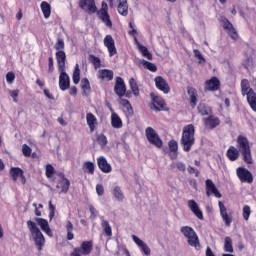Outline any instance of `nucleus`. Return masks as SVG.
Masks as SVG:
<instances>
[{
    "instance_id": "2f4dec72",
    "label": "nucleus",
    "mask_w": 256,
    "mask_h": 256,
    "mask_svg": "<svg viewBox=\"0 0 256 256\" xmlns=\"http://www.w3.org/2000/svg\"><path fill=\"white\" fill-rule=\"evenodd\" d=\"M197 111L199 115H201L202 117H207V115H211V113H213V110L211 109V107H209V105H207L204 102H200L198 104Z\"/></svg>"
},
{
    "instance_id": "4be33fe9",
    "label": "nucleus",
    "mask_w": 256,
    "mask_h": 256,
    "mask_svg": "<svg viewBox=\"0 0 256 256\" xmlns=\"http://www.w3.org/2000/svg\"><path fill=\"white\" fill-rule=\"evenodd\" d=\"M10 176L12 177V179H13L14 182H17V180H18L19 177H20V179H21L23 185H25V183H26V181H27V180L25 179V174H24V172H23V169H21V168H19V167H12V168L10 169Z\"/></svg>"
},
{
    "instance_id": "a19ab883",
    "label": "nucleus",
    "mask_w": 256,
    "mask_h": 256,
    "mask_svg": "<svg viewBox=\"0 0 256 256\" xmlns=\"http://www.w3.org/2000/svg\"><path fill=\"white\" fill-rule=\"evenodd\" d=\"M112 193L117 201L123 202L125 200V194H123V190H121V187L115 186L112 190Z\"/></svg>"
},
{
    "instance_id": "473e14b6",
    "label": "nucleus",
    "mask_w": 256,
    "mask_h": 256,
    "mask_svg": "<svg viewBox=\"0 0 256 256\" xmlns=\"http://www.w3.org/2000/svg\"><path fill=\"white\" fill-rule=\"evenodd\" d=\"M86 123L91 131V133H93V131H95V127H97V117L95 116V114L89 112L86 114Z\"/></svg>"
},
{
    "instance_id": "a18cd8bd",
    "label": "nucleus",
    "mask_w": 256,
    "mask_h": 256,
    "mask_svg": "<svg viewBox=\"0 0 256 256\" xmlns=\"http://www.w3.org/2000/svg\"><path fill=\"white\" fill-rule=\"evenodd\" d=\"M72 80L74 85H79L81 81V70L79 69V64H76L75 69L73 71Z\"/></svg>"
},
{
    "instance_id": "9d476101",
    "label": "nucleus",
    "mask_w": 256,
    "mask_h": 256,
    "mask_svg": "<svg viewBox=\"0 0 256 256\" xmlns=\"http://www.w3.org/2000/svg\"><path fill=\"white\" fill-rule=\"evenodd\" d=\"M154 83H155L156 89L164 93V95H168V93H171V87L169 86V83L167 82V80L163 78V76L155 77Z\"/></svg>"
},
{
    "instance_id": "13d9d810",
    "label": "nucleus",
    "mask_w": 256,
    "mask_h": 256,
    "mask_svg": "<svg viewBox=\"0 0 256 256\" xmlns=\"http://www.w3.org/2000/svg\"><path fill=\"white\" fill-rule=\"evenodd\" d=\"M187 171L190 175H195V177H199V175H201V172L196 169L195 167L192 166H188Z\"/></svg>"
},
{
    "instance_id": "aec40b11",
    "label": "nucleus",
    "mask_w": 256,
    "mask_h": 256,
    "mask_svg": "<svg viewBox=\"0 0 256 256\" xmlns=\"http://www.w3.org/2000/svg\"><path fill=\"white\" fill-rule=\"evenodd\" d=\"M236 145L240 153L244 151H249L251 149V145L249 144V139L247 136L239 135L236 139Z\"/></svg>"
},
{
    "instance_id": "1a4fd4ad",
    "label": "nucleus",
    "mask_w": 256,
    "mask_h": 256,
    "mask_svg": "<svg viewBox=\"0 0 256 256\" xmlns=\"http://www.w3.org/2000/svg\"><path fill=\"white\" fill-rule=\"evenodd\" d=\"M78 6L84 11L88 13V15H95L97 13V4L95 0H79Z\"/></svg>"
},
{
    "instance_id": "e433bc0d",
    "label": "nucleus",
    "mask_w": 256,
    "mask_h": 256,
    "mask_svg": "<svg viewBox=\"0 0 256 256\" xmlns=\"http://www.w3.org/2000/svg\"><path fill=\"white\" fill-rule=\"evenodd\" d=\"M81 89H82V95L84 97H89L91 94V83H89V79L84 78L81 81Z\"/></svg>"
},
{
    "instance_id": "09e8293b",
    "label": "nucleus",
    "mask_w": 256,
    "mask_h": 256,
    "mask_svg": "<svg viewBox=\"0 0 256 256\" xmlns=\"http://www.w3.org/2000/svg\"><path fill=\"white\" fill-rule=\"evenodd\" d=\"M96 141L98 145H100V147H107V143H109V141L107 140V136H105V134L97 135Z\"/></svg>"
},
{
    "instance_id": "f03ea898",
    "label": "nucleus",
    "mask_w": 256,
    "mask_h": 256,
    "mask_svg": "<svg viewBox=\"0 0 256 256\" xmlns=\"http://www.w3.org/2000/svg\"><path fill=\"white\" fill-rule=\"evenodd\" d=\"M27 227L33 237L38 251H43V247H45V236H43V233L37 227V224H35V222L28 220Z\"/></svg>"
},
{
    "instance_id": "ddd939ff",
    "label": "nucleus",
    "mask_w": 256,
    "mask_h": 256,
    "mask_svg": "<svg viewBox=\"0 0 256 256\" xmlns=\"http://www.w3.org/2000/svg\"><path fill=\"white\" fill-rule=\"evenodd\" d=\"M58 177H60L61 180L58 181L56 189H60V193H68L71 182L65 177L63 172L58 173Z\"/></svg>"
},
{
    "instance_id": "37998d69",
    "label": "nucleus",
    "mask_w": 256,
    "mask_h": 256,
    "mask_svg": "<svg viewBox=\"0 0 256 256\" xmlns=\"http://www.w3.org/2000/svg\"><path fill=\"white\" fill-rule=\"evenodd\" d=\"M129 86L133 95H135V97H139V84H137V80H135V78L129 79Z\"/></svg>"
},
{
    "instance_id": "69168bd1",
    "label": "nucleus",
    "mask_w": 256,
    "mask_h": 256,
    "mask_svg": "<svg viewBox=\"0 0 256 256\" xmlns=\"http://www.w3.org/2000/svg\"><path fill=\"white\" fill-rule=\"evenodd\" d=\"M132 239H133L134 243H136V245H138L140 248L142 247V245L145 244V242H143V240H141L136 235H132Z\"/></svg>"
},
{
    "instance_id": "dca6fc26",
    "label": "nucleus",
    "mask_w": 256,
    "mask_h": 256,
    "mask_svg": "<svg viewBox=\"0 0 256 256\" xmlns=\"http://www.w3.org/2000/svg\"><path fill=\"white\" fill-rule=\"evenodd\" d=\"M206 185V195L207 197H211V195H214L217 197V199H221L222 195L221 192L217 189V186H215V183H213V180L207 179L205 181Z\"/></svg>"
},
{
    "instance_id": "c9c22d12",
    "label": "nucleus",
    "mask_w": 256,
    "mask_h": 256,
    "mask_svg": "<svg viewBox=\"0 0 256 256\" xmlns=\"http://www.w3.org/2000/svg\"><path fill=\"white\" fill-rule=\"evenodd\" d=\"M111 126L114 129H121V127H123V121L121 120V117H119V114L116 112L111 114Z\"/></svg>"
},
{
    "instance_id": "f3484780",
    "label": "nucleus",
    "mask_w": 256,
    "mask_h": 256,
    "mask_svg": "<svg viewBox=\"0 0 256 256\" xmlns=\"http://www.w3.org/2000/svg\"><path fill=\"white\" fill-rule=\"evenodd\" d=\"M221 89V81L219 78L213 76L211 79L205 81V91H219Z\"/></svg>"
},
{
    "instance_id": "7c9ffc66",
    "label": "nucleus",
    "mask_w": 256,
    "mask_h": 256,
    "mask_svg": "<svg viewBox=\"0 0 256 256\" xmlns=\"http://www.w3.org/2000/svg\"><path fill=\"white\" fill-rule=\"evenodd\" d=\"M240 87H241L242 97H246L249 93L255 92V90H253V88H251V84L249 83V80H247V79L241 80Z\"/></svg>"
},
{
    "instance_id": "0eeeda50",
    "label": "nucleus",
    "mask_w": 256,
    "mask_h": 256,
    "mask_svg": "<svg viewBox=\"0 0 256 256\" xmlns=\"http://www.w3.org/2000/svg\"><path fill=\"white\" fill-rule=\"evenodd\" d=\"M146 138L148 139L149 143L151 145H154L158 149H161L163 147V140L159 137V134L153 129L152 127H148L145 130Z\"/></svg>"
},
{
    "instance_id": "20e7f679",
    "label": "nucleus",
    "mask_w": 256,
    "mask_h": 256,
    "mask_svg": "<svg viewBox=\"0 0 256 256\" xmlns=\"http://www.w3.org/2000/svg\"><path fill=\"white\" fill-rule=\"evenodd\" d=\"M92 251H93L92 240L83 241L80 247L73 248V251L70 253V256H81V255L87 256V255H91Z\"/></svg>"
},
{
    "instance_id": "72a5a7b5",
    "label": "nucleus",
    "mask_w": 256,
    "mask_h": 256,
    "mask_svg": "<svg viewBox=\"0 0 256 256\" xmlns=\"http://www.w3.org/2000/svg\"><path fill=\"white\" fill-rule=\"evenodd\" d=\"M120 105L124 108V112L128 117H133V106L131 105V102L125 98L120 99Z\"/></svg>"
},
{
    "instance_id": "6ab92c4d",
    "label": "nucleus",
    "mask_w": 256,
    "mask_h": 256,
    "mask_svg": "<svg viewBox=\"0 0 256 256\" xmlns=\"http://www.w3.org/2000/svg\"><path fill=\"white\" fill-rule=\"evenodd\" d=\"M218 205H219V209H220V215L222 217V220L225 223V226L231 227V223H233V216H230L227 213V207H225V204H223V202L219 201Z\"/></svg>"
},
{
    "instance_id": "58836bf2",
    "label": "nucleus",
    "mask_w": 256,
    "mask_h": 256,
    "mask_svg": "<svg viewBox=\"0 0 256 256\" xmlns=\"http://www.w3.org/2000/svg\"><path fill=\"white\" fill-rule=\"evenodd\" d=\"M82 169L84 173H87L88 175H95V163L91 161H86L82 165Z\"/></svg>"
},
{
    "instance_id": "774afa93",
    "label": "nucleus",
    "mask_w": 256,
    "mask_h": 256,
    "mask_svg": "<svg viewBox=\"0 0 256 256\" xmlns=\"http://www.w3.org/2000/svg\"><path fill=\"white\" fill-rule=\"evenodd\" d=\"M251 61H252L251 57H248L246 60H244L243 62L244 69H249V67L251 66Z\"/></svg>"
},
{
    "instance_id": "4468645a",
    "label": "nucleus",
    "mask_w": 256,
    "mask_h": 256,
    "mask_svg": "<svg viewBox=\"0 0 256 256\" xmlns=\"http://www.w3.org/2000/svg\"><path fill=\"white\" fill-rule=\"evenodd\" d=\"M104 46L108 49L109 57L117 55V47H115V39L111 34H108L104 38Z\"/></svg>"
},
{
    "instance_id": "6e6d98bb",
    "label": "nucleus",
    "mask_w": 256,
    "mask_h": 256,
    "mask_svg": "<svg viewBox=\"0 0 256 256\" xmlns=\"http://www.w3.org/2000/svg\"><path fill=\"white\" fill-rule=\"evenodd\" d=\"M22 153H23L24 157H31V153H33V150L31 149V147H29V145L23 144L22 145Z\"/></svg>"
},
{
    "instance_id": "bf43d9fd",
    "label": "nucleus",
    "mask_w": 256,
    "mask_h": 256,
    "mask_svg": "<svg viewBox=\"0 0 256 256\" xmlns=\"http://www.w3.org/2000/svg\"><path fill=\"white\" fill-rule=\"evenodd\" d=\"M9 94H10V97H12L14 103H17L18 102L17 97H19V89L10 90Z\"/></svg>"
},
{
    "instance_id": "c756f323",
    "label": "nucleus",
    "mask_w": 256,
    "mask_h": 256,
    "mask_svg": "<svg viewBox=\"0 0 256 256\" xmlns=\"http://www.w3.org/2000/svg\"><path fill=\"white\" fill-rule=\"evenodd\" d=\"M188 207L192 211V213L196 215L198 219L203 220V212L201 211V209L199 208V205L197 204V202H195V200H189Z\"/></svg>"
},
{
    "instance_id": "e2e57ef3",
    "label": "nucleus",
    "mask_w": 256,
    "mask_h": 256,
    "mask_svg": "<svg viewBox=\"0 0 256 256\" xmlns=\"http://www.w3.org/2000/svg\"><path fill=\"white\" fill-rule=\"evenodd\" d=\"M89 211L92 219H95L97 215H99V211H97V209H95V206L93 205L89 206Z\"/></svg>"
},
{
    "instance_id": "338daca9",
    "label": "nucleus",
    "mask_w": 256,
    "mask_h": 256,
    "mask_svg": "<svg viewBox=\"0 0 256 256\" xmlns=\"http://www.w3.org/2000/svg\"><path fill=\"white\" fill-rule=\"evenodd\" d=\"M176 168L178 169V171H181L182 173H185V171L187 169L185 166V163H183V162L176 163Z\"/></svg>"
},
{
    "instance_id": "7ed1b4c3",
    "label": "nucleus",
    "mask_w": 256,
    "mask_h": 256,
    "mask_svg": "<svg viewBox=\"0 0 256 256\" xmlns=\"http://www.w3.org/2000/svg\"><path fill=\"white\" fill-rule=\"evenodd\" d=\"M180 232L182 235H184V237H186V239H188V245H190V247H199V236H197V232H195L193 228L183 226L180 229Z\"/></svg>"
},
{
    "instance_id": "bb28decb",
    "label": "nucleus",
    "mask_w": 256,
    "mask_h": 256,
    "mask_svg": "<svg viewBox=\"0 0 256 256\" xmlns=\"http://www.w3.org/2000/svg\"><path fill=\"white\" fill-rule=\"evenodd\" d=\"M241 156V152L235 146H230L226 151V157L229 161H237Z\"/></svg>"
},
{
    "instance_id": "3c124183",
    "label": "nucleus",
    "mask_w": 256,
    "mask_h": 256,
    "mask_svg": "<svg viewBox=\"0 0 256 256\" xmlns=\"http://www.w3.org/2000/svg\"><path fill=\"white\" fill-rule=\"evenodd\" d=\"M142 65L145 69H148V71H151L152 73L157 72V66L154 63L143 60Z\"/></svg>"
},
{
    "instance_id": "a878e982",
    "label": "nucleus",
    "mask_w": 256,
    "mask_h": 256,
    "mask_svg": "<svg viewBox=\"0 0 256 256\" xmlns=\"http://www.w3.org/2000/svg\"><path fill=\"white\" fill-rule=\"evenodd\" d=\"M55 55L58 71H65V61H67V55L65 54V51H57Z\"/></svg>"
},
{
    "instance_id": "052dcab7",
    "label": "nucleus",
    "mask_w": 256,
    "mask_h": 256,
    "mask_svg": "<svg viewBox=\"0 0 256 256\" xmlns=\"http://www.w3.org/2000/svg\"><path fill=\"white\" fill-rule=\"evenodd\" d=\"M96 193L99 197H102V195L105 194V188L103 187V184L96 185Z\"/></svg>"
},
{
    "instance_id": "f257e3e1",
    "label": "nucleus",
    "mask_w": 256,
    "mask_h": 256,
    "mask_svg": "<svg viewBox=\"0 0 256 256\" xmlns=\"http://www.w3.org/2000/svg\"><path fill=\"white\" fill-rule=\"evenodd\" d=\"M180 143L183 151L186 153H189L193 149V145H195V126L193 124L184 126Z\"/></svg>"
},
{
    "instance_id": "a211bd4d",
    "label": "nucleus",
    "mask_w": 256,
    "mask_h": 256,
    "mask_svg": "<svg viewBox=\"0 0 256 256\" xmlns=\"http://www.w3.org/2000/svg\"><path fill=\"white\" fill-rule=\"evenodd\" d=\"M59 72V88L61 91H67V89L71 87V79L69 78V74H67L65 70Z\"/></svg>"
},
{
    "instance_id": "423d86ee",
    "label": "nucleus",
    "mask_w": 256,
    "mask_h": 256,
    "mask_svg": "<svg viewBox=\"0 0 256 256\" xmlns=\"http://www.w3.org/2000/svg\"><path fill=\"white\" fill-rule=\"evenodd\" d=\"M220 23H222L224 31L228 33L229 37H231L233 41H237V39H239V33H237L235 26H233V23H231L227 17L222 16Z\"/></svg>"
},
{
    "instance_id": "c85d7f7f",
    "label": "nucleus",
    "mask_w": 256,
    "mask_h": 256,
    "mask_svg": "<svg viewBox=\"0 0 256 256\" xmlns=\"http://www.w3.org/2000/svg\"><path fill=\"white\" fill-rule=\"evenodd\" d=\"M135 44L137 45V49L141 52L143 57H146L149 61H153V54L149 52V49L147 47L143 46L141 43H139V40L137 37H134Z\"/></svg>"
},
{
    "instance_id": "603ef678",
    "label": "nucleus",
    "mask_w": 256,
    "mask_h": 256,
    "mask_svg": "<svg viewBox=\"0 0 256 256\" xmlns=\"http://www.w3.org/2000/svg\"><path fill=\"white\" fill-rule=\"evenodd\" d=\"M242 217L245 221H249V217H251V207L249 205L243 206Z\"/></svg>"
},
{
    "instance_id": "9b49d317",
    "label": "nucleus",
    "mask_w": 256,
    "mask_h": 256,
    "mask_svg": "<svg viewBox=\"0 0 256 256\" xmlns=\"http://www.w3.org/2000/svg\"><path fill=\"white\" fill-rule=\"evenodd\" d=\"M152 97V105L154 110L156 111H169V107H167V102L161 96H155L151 94Z\"/></svg>"
},
{
    "instance_id": "de8ad7c7",
    "label": "nucleus",
    "mask_w": 256,
    "mask_h": 256,
    "mask_svg": "<svg viewBox=\"0 0 256 256\" xmlns=\"http://www.w3.org/2000/svg\"><path fill=\"white\" fill-rule=\"evenodd\" d=\"M66 230H67V240L73 241V239H75V235L73 234V223L71 221H67Z\"/></svg>"
},
{
    "instance_id": "4c0bfd02",
    "label": "nucleus",
    "mask_w": 256,
    "mask_h": 256,
    "mask_svg": "<svg viewBox=\"0 0 256 256\" xmlns=\"http://www.w3.org/2000/svg\"><path fill=\"white\" fill-rule=\"evenodd\" d=\"M40 9L44 15V19H49V17H51V4H49L47 1H43L40 4Z\"/></svg>"
},
{
    "instance_id": "f8f14e48",
    "label": "nucleus",
    "mask_w": 256,
    "mask_h": 256,
    "mask_svg": "<svg viewBox=\"0 0 256 256\" xmlns=\"http://www.w3.org/2000/svg\"><path fill=\"white\" fill-rule=\"evenodd\" d=\"M186 89L189 96V105L191 109H195L197 107V103H199V93L193 86H188Z\"/></svg>"
},
{
    "instance_id": "864d4df0",
    "label": "nucleus",
    "mask_w": 256,
    "mask_h": 256,
    "mask_svg": "<svg viewBox=\"0 0 256 256\" xmlns=\"http://www.w3.org/2000/svg\"><path fill=\"white\" fill-rule=\"evenodd\" d=\"M54 49H56V51H65V40L58 38L54 45Z\"/></svg>"
},
{
    "instance_id": "680f3d73",
    "label": "nucleus",
    "mask_w": 256,
    "mask_h": 256,
    "mask_svg": "<svg viewBox=\"0 0 256 256\" xmlns=\"http://www.w3.org/2000/svg\"><path fill=\"white\" fill-rule=\"evenodd\" d=\"M140 250L142 251V253H144V255H151V248H149V246L144 243L141 247Z\"/></svg>"
},
{
    "instance_id": "ea45409f",
    "label": "nucleus",
    "mask_w": 256,
    "mask_h": 256,
    "mask_svg": "<svg viewBox=\"0 0 256 256\" xmlns=\"http://www.w3.org/2000/svg\"><path fill=\"white\" fill-rule=\"evenodd\" d=\"M246 99L249 107L256 113V92H250L246 95Z\"/></svg>"
},
{
    "instance_id": "39448f33",
    "label": "nucleus",
    "mask_w": 256,
    "mask_h": 256,
    "mask_svg": "<svg viewBox=\"0 0 256 256\" xmlns=\"http://www.w3.org/2000/svg\"><path fill=\"white\" fill-rule=\"evenodd\" d=\"M99 19L106 25V27H113L111 16L109 15V6L105 1L102 2L100 10H96Z\"/></svg>"
},
{
    "instance_id": "cd10ccee",
    "label": "nucleus",
    "mask_w": 256,
    "mask_h": 256,
    "mask_svg": "<svg viewBox=\"0 0 256 256\" xmlns=\"http://www.w3.org/2000/svg\"><path fill=\"white\" fill-rule=\"evenodd\" d=\"M117 2V11L119 15H122V17H127V15H129V4L127 3V0H117Z\"/></svg>"
},
{
    "instance_id": "79ce46f5",
    "label": "nucleus",
    "mask_w": 256,
    "mask_h": 256,
    "mask_svg": "<svg viewBox=\"0 0 256 256\" xmlns=\"http://www.w3.org/2000/svg\"><path fill=\"white\" fill-rule=\"evenodd\" d=\"M242 159L246 165H253V154H251V149L244 152H240Z\"/></svg>"
},
{
    "instance_id": "4d7b16f0",
    "label": "nucleus",
    "mask_w": 256,
    "mask_h": 256,
    "mask_svg": "<svg viewBox=\"0 0 256 256\" xmlns=\"http://www.w3.org/2000/svg\"><path fill=\"white\" fill-rule=\"evenodd\" d=\"M55 71V61L53 60V56L48 58V73H53Z\"/></svg>"
},
{
    "instance_id": "f704fd0d",
    "label": "nucleus",
    "mask_w": 256,
    "mask_h": 256,
    "mask_svg": "<svg viewBox=\"0 0 256 256\" xmlns=\"http://www.w3.org/2000/svg\"><path fill=\"white\" fill-rule=\"evenodd\" d=\"M113 70L102 69L99 71L98 79H102V81H113Z\"/></svg>"
},
{
    "instance_id": "2eb2a0df",
    "label": "nucleus",
    "mask_w": 256,
    "mask_h": 256,
    "mask_svg": "<svg viewBox=\"0 0 256 256\" xmlns=\"http://www.w3.org/2000/svg\"><path fill=\"white\" fill-rule=\"evenodd\" d=\"M203 123L207 129L212 131L221 125V119L215 115H209L208 117L203 118Z\"/></svg>"
},
{
    "instance_id": "412c9836",
    "label": "nucleus",
    "mask_w": 256,
    "mask_h": 256,
    "mask_svg": "<svg viewBox=\"0 0 256 256\" xmlns=\"http://www.w3.org/2000/svg\"><path fill=\"white\" fill-rule=\"evenodd\" d=\"M114 91L118 97H125L127 93V86H125V81L121 77L116 78V83L114 86Z\"/></svg>"
},
{
    "instance_id": "8fccbe9b",
    "label": "nucleus",
    "mask_w": 256,
    "mask_h": 256,
    "mask_svg": "<svg viewBox=\"0 0 256 256\" xmlns=\"http://www.w3.org/2000/svg\"><path fill=\"white\" fill-rule=\"evenodd\" d=\"M89 61L95 67V69H99L101 67V59L93 54L89 56Z\"/></svg>"
},
{
    "instance_id": "5701e85b",
    "label": "nucleus",
    "mask_w": 256,
    "mask_h": 256,
    "mask_svg": "<svg viewBox=\"0 0 256 256\" xmlns=\"http://www.w3.org/2000/svg\"><path fill=\"white\" fill-rule=\"evenodd\" d=\"M97 165L102 173H111V171H113L111 164L107 162V158H105L104 156H100L99 158H97Z\"/></svg>"
},
{
    "instance_id": "b1692460",
    "label": "nucleus",
    "mask_w": 256,
    "mask_h": 256,
    "mask_svg": "<svg viewBox=\"0 0 256 256\" xmlns=\"http://www.w3.org/2000/svg\"><path fill=\"white\" fill-rule=\"evenodd\" d=\"M35 221L38 223L40 229L48 235V237H53V231L51 230V227H49V222L47 219L44 218H35Z\"/></svg>"
},
{
    "instance_id": "c03bdc74",
    "label": "nucleus",
    "mask_w": 256,
    "mask_h": 256,
    "mask_svg": "<svg viewBox=\"0 0 256 256\" xmlns=\"http://www.w3.org/2000/svg\"><path fill=\"white\" fill-rule=\"evenodd\" d=\"M224 251L226 253H233V239L231 237L226 236L224 239Z\"/></svg>"
},
{
    "instance_id": "6e6552de",
    "label": "nucleus",
    "mask_w": 256,
    "mask_h": 256,
    "mask_svg": "<svg viewBox=\"0 0 256 256\" xmlns=\"http://www.w3.org/2000/svg\"><path fill=\"white\" fill-rule=\"evenodd\" d=\"M236 175L241 183H248L249 185L253 183V174L245 167H238Z\"/></svg>"
},
{
    "instance_id": "49530a36",
    "label": "nucleus",
    "mask_w": 256,
    "mask_h": 256,
    "mask_svg": "<svg viewBox=\"0 0 256 256\" xmlns=\"http://www.w3.org/2000/svg\"><path fill=\"white\" fill-rule=\"evenodd\" d=\"M101 225H102V228L104 229L105 235H107V237H112L113 236V229L111 228V225L109 224V221L102 220Z\"/></svg>"
},
{
    "instance_id": "5fc2aeb1",
    "label": "nucleus",
    "mask_w": 256,
    "mask_h": 256,
    "mask_svg": "<svg viewBox=\"0 0 256 256\" xmlns=\"http://www.w3.org/2000/svg\"><path fill=\"white\" fill-rule=\"evenodd\" d=\"M45 175H46L47 179H51L53 177V175H55V168L53 167V165H51V164L46 165Z\"/></svg>"
},
{
    "instance_id": "0e129e2a",
    "label": "nucleus",
    "mask_w": 256,
    "mask_h": 256,
    "mask_svg": "<svg viewBox=\"0 0 256 256\" xmlns=\"http://www.w3.org/2000/svg\"><path fill=\"white\" fill-rule=\"evenodd\" d=\"M6 81H7V83H13V81H15V73L8 72L6 74Z\"/></svg>"
},
{
    "instance_id": "393cba45",
    "label": "nucleus",
    "mask_w": 256,
    "mask_h": 256,
    "mask_svg": "<svg viewBox=\"0 0 256 256\" xmlns=\"http://www.w3.org/2000/svg\"><path fill=\"white\" fill-rule=\"evenodd\" d=\"M168 147H169V157L172 160L177 159V157H179V143H177L176 140H170L168 142Z\"/></svg>"
}]
</instances>
